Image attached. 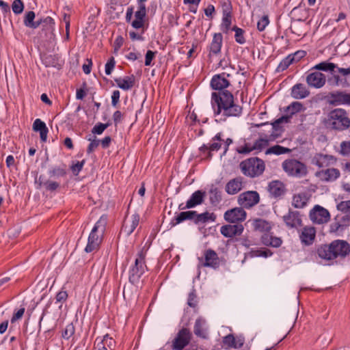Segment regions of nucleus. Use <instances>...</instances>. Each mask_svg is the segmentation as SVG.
I'll use <instances>...</instances> for the list:
<instances>
[{
  "instance_id": "1",
  "label": "nucleus",
  "mask_w": 350,
  "mask_h": 350,
  "mask_svg": "<svg viewBox=\"0 0 350 350\" xmlns=\"http://www.w3.org/2000/svg\"><path fill=\"white\" fill-rule=\"evenodd\" d=\"M231 75L225 72L214 75L211 80L210 86L214 90L211 94V107L215 117L219 121H226L229 117H239L243 112V107L236 104L231 92L226 90L231 84L228 78Z\"/></svg>"
},
{
  "instance_id": "2",
  "label": "nucleus",
  "mask_w": 350,
  "mask_h": 350,
  "mask_svg": "<svg viewBox=\"0 0 350 350\" xmlns=\"http://www.w3.org/2000/svg\"><path fill=\"white\" fill-rule=\"evenodd\" d=\"M313 70L330 72L332 76L328 77L327 81L331 85H341L343 88L350 87V83L347 80V77L350 75V67L347 68H340L334 63L325 61L314 66L310 70Z\"/></svg>"
},
{
  "instance_id": "3",
  "label": "nucleus",
  "mask_w": 350,
  "mask_h": 350,
  "mask_svg": "<svg viewBox=\"0 0 350 350\" xmlns=\"http://www.w3.org/2000/svg\"><path fill=\"white\" fill-rule=\"evenodd\" d=\"M224 143V152L225 155L229 149V146L233 143L232 138H224L222 132L217 133L211 139V143L209 144H202L199 148L200 156L202 159L211 160L213 157V152L218 151L221 149Z\"/></svg>"
},
{
  "instance_id": "4",
  "label": "nucleus",
  "mask_w": 350,
  "mask_h": 350,
  "mask_svg": "<svg viewBox=\"0 0 350 350\" xmlns=\"http://www.w3.org/2000/svg\"><path fill=\"white\" fill-rule=\"evenodd\" d=\"M107 224V215H103L96 222L89 234L88 243L85 247V252L90 253L98 251L103 241V235L106 230Z\"/></svg>"
},
{
  "instance_id": "5",
  "label": "nucleus",
  "mask_w": 350,
  "mask_h": 350,
  "mask_svg": "<svg viewBox=\"0 0 350 350\" xmlns=\"http://www.w3.org/2000/svg\"><path fill=\"white\" fill-rule=\"evenodd\" d=\"M324 123L334 130L344 131L350 127V118L345 109L336 108L329 111Z\"/></svg>"
},
{
  "instance_id": "6",
  "label": "nucleus",
  "mask_w": 350,
  "mask_h": 350,
  "mask_svg": "<svg viewBox=\"0 0 350 350\" xmlns=\"http://www.w3.org/2000/svg\"><path fill=\"white\" fill-rule=\"evenodd\" d=\"M146 252L142 249L137 254L134 264L129 270V281L133 285H137L139 283L142 276L148 270L146 264Z\"/></svg>"
},
{
  "instance_id": "7",
  "label": "nucleus",
  "mask_w": 350,
  "mask_h": 350,
  "mask_svg": "<svg viewBox=\"0 0 350 350\" xmlns=\"http://www.w3.org/2000/svg\"><path fill=\"white\" fill-rule=\"evenodd\" d=\"M240 168L244 175H261L265 168L263 160L251 157L240 163Z\"/></svg>"
},
{
  "instance_id": "8",
  "label": "nucleus",
  "mask_w": 350,
  "mask_h": 350,
  "mask_svg": "<svg viewBox=\"0 0 350 350\" xmlns=\"http://www.w3.org/2000/svg\"><path fill=\"white\" fill-rule=\"evenodd\" d=\"M42 24V30L40 32V38L42 41L53 43L55 41V21L51 16H46L43 18Z\"/></svg>"
},
{
  "instance_id": "9",
  "label": "nucleus",
  "mask_w": 350,
  "mask_h": 350,
  "mask_svg": "<svg viewBox=\"0 0 350 350\" xmlns=\"http://www.w3.org/2000/svg\"><path fill=\"white\" fill-rule=\"evenodd\" d=\"M282 167L289 175H304L306 174V166L296 159L285 160L282 163Z\"/></svg>"
},
{
  "instance_id": "10",
  "label": "nucleus",
  "mask_w": 350,
  "mask_h": 350,
  "mask_svg": "<svg viewBox=\"0 0 350 350\" xmlns=\"http://www.w3.org/2000/svg\"><path fill=\"white\" fill-rule=\"evenodd\" d=\"M260 201V196L257 191H248L242 193L238 198L239 204L243 208H250L257 204Z\"/></svg>"
},
{
  "instance_id": "11",
  "label": "nucleus",
  "mask_w": 350,
  "mask_h": 350,
  "mask_svg": "<svg viewBox=\"0 0 350 350\" xmlns=\"http://www.w3.org/2000/svg\"><path fill=\"white\" fill-rule=\"evenodd\" d=\"M327 103L332 106L350 105V94L345 91H336L327 95Z\"/></svg>"
},
{
  "instance_id": "12",
  "label": "nucleus",
  "mask_w": 350,
  "mask_h": 350,
  "mask_svg": "<svg viewBox=\"0 0 350 350\" xmlns=\"http://www.w3.org/2000/svg\"><path fill=\"white\" fill-rule=\"evenodd\" d=\"M191 338V334L187 328H182L172 342L174 350H183L189 343Z\"/></svg>"
},
{
  "instance_id": "13",
  "label": "nucleus",
  "mask_w": 350,
  "mask_h": 350,
  "mask_svg": "<svg viewBox=\"0 0 350 350\" xmlns=\"http://www.w3.org/2000/svg\"><path fill=\"white\" fill-rule=\"evenodd\" d=\"M310 219L318 224L327 222L330 219L329 211L325 208L315 205L310 212Z\"/></svg>"
},
{
  "instance_id": "14",
  "label": "nucleus",
  "mask_w": 350,
  "mask_h": 350,
  "mask_svg": "<svg viewBox=\"0 0 350 350\" xmlns=\"http://www.w3.org/2000/svg\"><path fill=\"white\" fill-rule=\"evenodd\" d=\"M247 213L243 208L235 207L228 210L224 213V219L228 223L237 224L246 219Z\"/></svg>"
},
{
  "instance_id": "15",
  "label": "nucleus",
  "mask_w": 350,
  "mask_h": 350,
  "mask_svg": "<svg viewBox=\"0 0 350 350\" xmlns=\"http://www.w3.org/2000/svg\"><path fill=\"white\" fill-rule=\"evenodd\" d=\"M332 248L335 253V259L338 257L345 258L350 253V245L343 240H335L332 242Z\"/></svg>"
},
{
  "instance_id": "16",
  "label": "nucleus",
  "mask_w": 350,
  "mask_h": 350,
  "mask_svg": "<svg viewBox=\"0 0 350 350\" xmlns=\"http://www.w3.org/2000/svg\"><path fill=\"white\" fill-rule=\"evenodd\" d=\"M307 84L312 88H321L325 84V75L320 72L314 71L309 73L306 79Z\"/></svg>"
},
{
  "instance_id": "17",
  "label": "nucleus",
  "mask_w": 350,
  "mask_h": 350,
  "mask_svg": "<svg viewBox=\"0 0 350 350\" xmlns=\"http://www.w3.org/2000/svg\"><path fill=\"white\" fill-rule=\"evenodd\" d=\"M204 261L202 265L205 267H211L217 269L220 266V261L215 251L212 249L206 250L204 252Z\"/></svg>"
},
{
  "instance_id": "18",
  "label": "nucleus",
  "mask_w": 350,
  "mask_h": 350,
  "mask_svg": "<svg viewBox=\"0 0 350 350\" xmlns=\"http://www.w3.org/2000/svg\"><path fill=\"white\" fill-rule=\"evenodd\" d=\"M282 219L286 226L290 228H297L302 224L300 213L297 211L289 209L288 213L284 215Z\"/></svg>"
},
{
  "instance_id": "19",
  "label": "nucleus",
  "mask_w": 350,
  "mask_h": 350,
  "mask_svg": "<svg viewBox=\"0 0 350 350\" xmlns=\"http://www.w3.org/2000/svg\"><path fill=\"white\" fill-rule=\"evenodd\" d=\"M267 189L270 196L274 198H280L286 192V185L278 180L271 181L268 185Z\"/></svg>"
},
{
  "instance_id": "20",
  "label": "nucleus",
  "mask_w": 350,
  "mask_h": 350,
  "mask_svg": "<svg viewBox=\"0 0 350 350\" xmlns=\"http://www.w3.org/2000/svg\"><path fill=\"white\" fill-rule=\"evenodd\" d=\"M206 192L202 190H198L193 193L190 198L187 201L186 205L182 207V204L179 205V209H189L200 205L203 203Z\"/></svg>"
},
{
  "instance_id": "21",
  "label": "nucleus",
  "mask_w": 350,
  "mask_h": 350,
  "mask_svg": "<svg viewBox=\"0 0 350 350\" xmlns=\"http://www.w3.org/2000/svg\"><path fill=\"white\" fill-rule=\"evenodd\" d=\"M222 342L226 349H239L243 346L245 338L242 336L235 338L232 334H229L223 338Z\"/></svg>"
},
{
  "instance_id": "22",
  "label": "nucleus",
  "mask_w": 350,
  "mask_h": 350,
  "mask_svg": "<svg viewBox=\"0 0 350 350\" xmlns=\"http://www.w3.org/2000/svg\"><path fill=\"white\" fill-rule=\"evenodd\" d=\"M244 230L242 224L224 225L221 226L220 232L225 237L232 238L236 235H240Z\"/></svg>"
},
{
  "instance_id": "23",
  "label": "nucleus",
  "mask_w": 350,
  "mask_h": 350,
  "mask_svg": "<svg viewBox=\"0 0 350 350\" xmlns=\"http://www.w3.org/2000/svg\"><path fill=\"white\" fill-rule=\"evenodd\" d=\"M146 16V5L137 4V10L135 13V19L131 23L132 27L137 29L142 28L144 25V20Z\"/></svg>"
},
{
  "instance_id": "24",
  "label": "nucleus",
  "mask_w": 350,
  "mask_h": 350,
  "mask_svg": "<svg viewBox=\"0 0 350 350\" xmlns=\"http://www.w3.org/2000/svg\"><path fill=\"white\" fill-rule=\"evenodd\" d=\"M42 64L47 68L53 67L57 69L62 68V64L59 62V56L57 54L44 53L40 56Z\"/></svg>"
},
{
  "instance_id": "25",
  "label": "nucleus",
  "mask_w": 350,
  "mask_h": 350,
  "mask_svg": "<svg viewBox=\"0 0 350 350\" xmlns=\"http://www.w3.org/2000/svg\"><path fill=\"white\" fill-rule=\"evenodd\" d=\"M336 161V158L332 155L318 154L314 157L312 162L319 168H323L335 163Z\"/></svg>"
},
{
  "instance_id": "26",
  "label": "nucleus",
  "mask_w": 350,
  "mask_h": 350,
  "mask_svg": "<svg viewBox=\"0 0 350 350\" xmlns=\"http://www.w3.org/2000/svg\"><path fill=\"white\" fill-rule=\"evenodd\" d=\"M139 219V215L135 213L132 215L130 224L124 220L121 228V232L124 233L127 237L130 236L138 226Z\"/></svg>"
},
{
  "instance_id": "27",
  "label": "nucleus",
  "mask_w": 350,
  "mask_h": 350,
  "mask_svg": "<svg viewBox=\"0 0 350 350\" xmlns=\"http://www.w3.org/2000/svg\"><path fill=\"white\" fill-rule=\"evenodd\" d=\"M222 41L223 36L221 33H214L211 43L208 46V57H211L212 55H218L221 52Z\"/></svg>"
},
{
  "instance_id": "28",
  "label": "nucleus",
  "mask_w": 350,
  "mask_h": 350,
  "mask_svg": "<svg viewBox=\"0 0 350 350\" xmlns=\"http://www.w3.org/2000/svg\"><path fill=\"white\" fill-rule=\"evenodd\" d=\"M316 237V230L314 227L306 226L303 228L300 234L301 242L306 245L312 244Z\"/></svg>"
},
{
  "instance_id": "29",
  "label": "nucleus",
  "mask_w": 350,
  "mask_h": 350,
  "mask_svg": "<svg viewBox=\"0 0 350 350\" xmlns=\"http://www.w3.org/2000/svg\"><path fill=\"white\" fill-rule=\"evenodd\" d=\"M45 177L46 176H35V184L37 185L38 189L44 187L46 191H53L59 187V184L58 183L46 180Z\"/></svg>"
},
{
  "instance_id": "30",
  "label": "nucleus",
  "mask_w": 350,
  "mask_h": 350,
  "mask_svg": "<svg viewBox=\"0 0 350 350\" xmlns=\"http://www.w3.org/2000/svg\"><path fill=\"white\" fill-rule=\"evenodd\" d=\"M196 215V211H183L178 213L176 217H174L170 224L172 226H174L180 223H182L186 220H193L195 222V216Z\"/></svg>"
},
{
  "instance_id": "31",
  "label": "nucleus",
  "mask_w": 350,
  "mask_h": 350,
  "mask_svg": "<svg viewBox=\"0 0 350 350\" xmlns=\"http://www.w3.org/2000/svg\"><path fill=\"white\" fill-rule=\"evenodd\" d=\"M243 187V180L241 176L230 180L226 185V191L230 195L237 193Z\"/></svg>"
},
{
  "instance_id": "32",
  "label": "nucleus",
  "mask_w": 350,
  "mask_h": 350,
  "mask_svg": "<svg viewBox=\"0 0 350 350\" xmlns=\"http://www.w3.org/2000/svg\"><path fill=\"white\" fill-rule=\"evenodd\" d=\"M117 86L123 90H131L135 83V77L134 75L126 76L124 78H116L114 79Z\"/></svg>"
},
{
  "instance_id": "33",
  "label": "nucleus",
  "mask_w": 350,
  "mask_h": 350,
  "mask_svg": "<svg viewBox=\"0 0 350 350\" xmlns=\"http://www.w3.org/2000/svg\"><path fill=\"white\" fill-rule=\"evenodd\" d=\"M309 90L303 83H297L291 88V95L295 99H303L308 96Z\"/></svg>"
},
{
  "instance_id": "34",
  "label": "nucleus",
  "mask_w": 350,
  "mask_h": 350,
  "mask_svg": "<svg viewBox=\"0 0 350 350\" xmlns=\"http://www.w3.org/2000/svg\"><path fill=\"white\" fill-rule=\"evenodd\" d=\"M33 130L35 132H39L42 142H45L46 141L49 129L43 121L39 118L36 119L33 123Z\"/></svg>"
},
{
  "instance_id": "35",
  "label": "nucleus",
  "mask_w": 350,
  "mask_h": 350,
  "mask_svg": "<svg viewBox=\"0 0 350 350\" xmlns=\"http://www.w3.org/2000/svg\"><path fill=\"white\" fill-rule=\"evenodd\" d=\"M249 221H252L253 228L256 231L262 232H269L272 228L271 224L269 221L261 218H256Z\"/></svg>"
},
{
  "instance_id": "36",
  "label": "nucleus",
  "mask_w": 350,
  "mask_h": 350,
  "mask_svg": "<svg viewBox=\"0 0 350 350\" xmlns=\"http://www.w3.org/2000/svg\"><path fill=\"white\" fill-rule=\"evenodd\" d=\"M317 254L319 256L325 260H334L335 259L334 252L332 248V243L329 245H321L317 249Z\"/></svg>"
},
{
  "instance_id": "37",
  "label": "nucleus",
  "mask_w": 350,
  "mask_h": 350,
  "mask_svg": "<svg viewBox=\"0 0 350 350\" xmlns=\"http://www.w3.org/2000/svg\"><path fill=\"white\" fill-rule=\"evenodd\" d=\"M206 325V321L202 318H198L195 322L193 332L194 334L200 338H206L207 336L204 326Z\"/></svg>"
},
{
  "instance_id": "38",
  "label": "nucleus",
  "mask_w": 350,
  "mask_h": 350,
  "mask_svg": "<svg viewBox=\"0 0 350 350\" xmlns=\"http://www.w3.org/2000/svg\"><path fill=\"white\" fill-rule=\"evenodd\" d=\"M216 219V215L213 213H209L208 212H204L200 214H198L196 212V215L195 216V224H205L209 221H215Z\"/></svg>"
},
{
  "instance_id": "39",
  "label": "nucleus",
  "mask_w": 350,
  "mask_h": 350,
  "mask_svg": "<svg viewBox=\"0 0 350 350\" xmlns=\"http://www.w3.org/2000/svg\"><path fill=\"white\" fill-rule=\"evenodd\" d=\"M209 195L210 203L213 206L218 205L222 200L221 191L214 186L211 188Z\"/></svg>"
},
{
  "instance_id": "40",
  "label": "nucleus",
  "mask_w": 350,
  "mask_h": 350,
  "mask_svg": "<svg viewBox=\"0 0 350 350\" xmlns=\"http://www.w3.org/2000/svg\"><path fill=\"white\" fill-rule=\"evenodd\" d=\"M308 200L306 193L295 194L293 197L292 204L295 208H302L307 204Z\"/></svg>"
},
{
  "instance_id": "41",
  "label": "nucleus",
  "mask_w": 350,
  "mask_h": 350,
  "mask_svg": "<svg viewBox=\"0 0 350 350\" xmlns=\"http://www.w3.org/2000/svg\"><path fill=\"white\" fill-rule=\"evenodd\" d=\"M291 121V116H282L280 118L276 119L273 122L271 123L272 130L273 132H282L284 129L280 126L282 123H288Z\"/></svg>"
},
{
  "instance_id": "42",
  "label": "nucleus",
  "mask_w": 350,
  "mask_h": 350,
  "mask_svg": "<svg viewBox=\"0 0 350 350\" xmlns=\"http://www.w3.org/2000/svg\"><path fill=\"white\" fill-rule=\"evenodd\" d=\"M291 149L283 147L280 145H275L273 146H271V148H269L267 149L265 154H274L276 155H280L285 153H289L291 152Z\"/></svg>"
},
{
  "instance_id": "43",
  "label": "nucleus",
  "mask_w": 350,
  "mask_h": 350,
  "mask_svg": "<svg viewBox=\"0 0 350 350\" xmlns=\"http://www.w3.org/2000/svg\"><path fill=\"white\" fill-rule=\"evenodd\" d=\"M295 62V59L290 55L284 57L278 64L275 71L278 72H283L286 70L288 66Z\"/></svg>"
},
{
  "instance_id": "44",
  "label": "nucleus",
  "mask_w": 350,
  "mask_h": 350,
  "mask_svg": "<svg viewBox=\"0 0 350 350\" xmlns=\"http://www.w3.org/2000/svg\"><path fill=\"white\" fill-rule=\"evenodd\" d=\"M303 109L304 106L301 103L295 101L286 108L285 111L289 113L287 116H291V118L293 115L302 111Z\"/></svg>"
},
{
  "instance_id": "45",
  "label": "nucleus",
  "mask_w": 350,
  "mask_h": 350,
  "mask_svg": "<svg viewBox=\"0 0 350 350\" xmlns=\"http://www.w3.org/2000/svg\"><path fill=\"white\" fill-rule=\"evenodd\" d=\"M231 24L232 14L228 13H224L221 25V29L222 31L227 33L228 31L230 29Z\"/></svg>"
},
{
  "instance_id": "46",
  "label": "nucleus",
  "mask_w": 350,
  "mask_h": 350,
  "mask_svg": "<svg viewBox=\"0 0 350 350\" xmlns=\"http://www.w3.org/2000/svg\"><path fill=\"white\" fill-rule=\"evenodd\" d=\"M231 30L235 32L234 39L237 43L240 44L245 43L246 40L244 36L245 31L243 29L235 25L231 29Z\"/></svg>"
},
{
  "instance_id": "47",
  "label": "nucleus",
  "mask_w": 350,
  "mask_h": 350,
  "mask_svg": "<svg viewBox=\"0 0 350 350\" xmlns=\"http://www.w3.org/2000/svg\"><path fill=\"white\" fill-rule=\"evenodd\" d=\"M64 288H62L61 291H59L55 295V304H60L58 306L59 310H62V304L65 303L68 298V294L66 291L64 290Z\"/></svg>"
},
{
  "instance_id": "48",
  "label": "nucleus",
  "mask_w": 350,
  "mask_h": 350,
  "mask_svg": "<svg viewBox=\"0 0 350 350\" xmlns=\"http://www.w3.org/2000/svg\"><path fill=\"white\" fill-rule=\"evenodd\" d=\"M111 125V122L110 120L105 124L98 122L92 128V133L93 134L101 135L104 131Z\"/></svg>"
},
{
  "instance_id": "49",
  "label": "nucleus",
  "mask_w": 350,
  "mask_h": 350,
  "mask_svg": "<svg viewBox=\"0 0 350 350\" xmlns=\"http://www.w3.org/2000/svg\"><path fill=\"white\" fill-rule=\"evenodd\" d=\"M35 17L36 14L33 11H29L26 12L23 21L25 26L31 28L32 25H33Z\"/></svg>"
},
{
  "instance_id": "50",
  "label": "nucleus",
  "mask_w": 350,
  "mask_h": 350,
  "mask_svg": "<svg viewBox=\"0 0 350 350\" xmlns=\"http://www.w3.org/2000/svg\"><path fill=\"white\" fill-rule=\"evenodd\" d=\"M269 145V139L266 138H259L256 140L253 146H252V149L257 150L261 151L264 148Z\"/></svg>"
},
{
  "instance_id": "51",
  "label": "nucleus",
  "mask_w": 350,
  "mask_h": 350,
  "mask_svg": "<svg viewBox=\"0 0 350 350\" xmlns=\"http://www.w3.org/2000/svg\"><path fill=\"white\" fill-rule=\"evenodd\" d=\"M75 326L72 323H69L66 326L65 329L62 331V336L64 339L68 340L75 334Z\"/></svg>"
},
{
  "instance_id": "52",
  "label": "nucleus",
  "mask_w": 350,
  "mask_h": 350,
  "mask_svg": "<svg viewBox=\"0 0 350 350\" xmlns=\"http://www.w3.org/2000/svg\"><path fill=\"white\" fill-rule=\"evenodd\" d=\"M85 163V161L84 159L81 161H73L70 165V169H71L72 173L75 175H78V174L80 172V171L83 168Z\"/></svg>"
},
{
  "instance_id": "53",
  "label": "nucleus",
  "mask_w": 350,
  "mask_h": 350,
  "mask_svg": "<svg viewBox=\"0 0 350 350\" xmlns=\"http://www.w3.org/2000/svg\"><path fill=\"white\" fill-rule=\"evenodd\" d=\"M269 22L268 15L262 16L257 22V29L259 31H263L266 27L269 24Z\"/></svg>"
},
{
  "instance_id": "54",
  "label": "nucleus",
  "mask_w": 350,
  "mask_h": 350,
  "mask_svg": "<svg viewBox=\"0 0 350 350\" xmlns=\"http://www.w3.org/2000/svg\"><path fill=\"white\" fill-rule=\"evenodd\" d=\"M12 9L15 14H20L24 10V3L21 0H14L12 5Z\"/></svg>"
},
{
  "instance_id": "55",
  "label": "nucleus",
  "mask_w": 350,
  "mask_h": 350,
  "mask_svg": "<svg viewBox=\"0 0 350 350\" xmlns=\"http://www.w3.org/2000/svg\"><path fill=\"white\" fill-rule=\"evenodd\" d=\"M116 66V60L115 58L111 56L107 61L105 64V74L107 75H110L115 68Z\"/></svg>"
},
{
  "instance_id": "56",
  "label": "nucleus",
  "mask_w": 350,
  "mask_h": 350,
  "mask_svg": "<svg viewBox=\"0 0 350 350\" xmlns=\"http://www.w3.org/2000/svg\"><path fill=\"white\" fill-rule=\"evenodd\" d=\"M25 311V307H21L16 311H14L13 313V315L11 318V320H10L11 323H14L16 321H17L18 320L21 319L23 317V316L24 315Z\"/></svg>"
},
{
  "instance_id": "57",
  "label": "nucleus",
  "mask_w": 350,
  "mask_h": 350,
  "mask_svg": "<svg viewBox=\"0 0 350 350\" xmlns=\"http://www.w3.org/2000/svg\"><path fill=\"white\" fill-rule=\"evenodd\" d=\"M340 154L350 157V142H343L340 144Z\"/></svg>"
},
{
  "instance_id": "58",
  "label": "nucleus",
  "mask_w": 350,
  "mask_h": 350,
  "mask_svg": "<svg viewBox=\"0 0 350 350\" xmlns=\"http://www.w3.org/2000/svg\"><path fill=\"white\" fill-rule=\"evenodd\" d=\"M337 209L342 213L350 211V200L342 201L337 204Z\"/></svg>"
},
{
  "instance_id": "59",
  "label": "nucleus",
  "mask_w": 350,
  "mask_h": 350,
  "mask_svg": "<svg viewBox=\"0 0 350 350\" xmlns=\"http://www.w3.org/2000/svg\"><path fill=\"white\" fill-rule=\"evenodd\" d=\"M323 174V175H340V172L338 170L335 168H327L325 170L318 171L315 173V175H321Z\"/></svg>"
},
{
  "instance_id": "60",
  "label": "nucleus",
  "mask_w": 350,
  "mask_h": 350,
  "mask_svg": "<svg viewBox=\"0 0 350 350\" xmlns=\"http://www.w3.org/2000/svg\"><path fill=\"white\" fill-rule=\"evenodd\" d=\"M197 296L195 293V290H193L191 293H189L187 299V304L191 307L195 308L197 306Z\"/></svg>"
},
{
  "instance_id": "61",
  "label": "nucleus",
  "mask_w": 350,
  "mask_h": 350,
  "mask_svg": "<svg viewBox=\"0 0 350 350\" xmlns=\"http://www.w3.org/2000/svg\"><path fill=\"white\" fill-rule=\"evenodd\" d=\"M156 53H157V51L154 52L150 50H148L146 52V55H145V62H144L145 66H148L151 65L152 61L154 58Z\"/></svg>"
},
{
  "instance_id": "62",
  "label": "nucleus",
  "mask_w": 350,
  "mask_h": 350,
  "mask_svg": "<svg viewBox=\"0 0 350 350\" xmlns=\"http://www.w3.org/2000/svg\"><path fill=\"white\" fill-rule=\"evenodd\" d=\"M253 150L254 149H252V146H250L248 144H245L244 146L237 148V152L242 154H248Z\"/></svg>"
},
{
  "instance_id": "63",
  "label": "nucleus",
  "mask_w": 350,
  "mask_h": 350,
  "mask_svg": "<svg viewBox=\"0 0 350 350\" xmlns=\"http://www.w3.org/2000/svg\"><path fill=\"white\" fill-rule=\"evenodd\" d=\"M107 339H109V345L111 344V341H112L113 339L112 338H109L108 334H107L104 336V338L101 340V342L97 344V350H108L105 344V342H107Z\"/></svg>"
},
{
  "instance_id": "64",
  "label": "nucleus",
  "mask_w": 350,
  "mask_h": 350,
  "mask_svg": "<svg viewBox=\"0 0 350 350\" xmlns=\"http://www.w3.org/2000/svg\"><path fill=\"white\" fill-rule=\"evenodd\" d=\"M120 92L119 90H114L111 95V105L116 107L120 100Z\"/></svg>"
}]
</instances>
